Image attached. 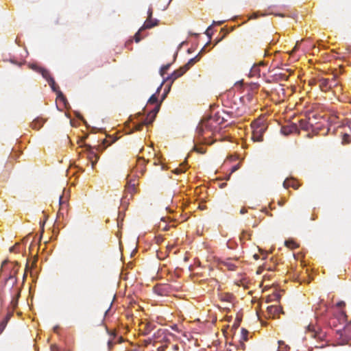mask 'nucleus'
<instances>
[{"label":"nucleus","mask_w":351,"mask_h":351,"mask_svg":"<svg viewBox=\"0 0 351 351\" xmlns=\"http://www.w3.org/2000/svg\"><path fill=\"white\" fill-rule=\"evenodd\" d=\"M218 130V124L213 117L202 121L196 129L197 141L208 145L212 144L213 142L210 141L208 138L212 137Z\"/></svg>","instance_id":"obj_1"},{"label":"nucleus","mask_w":351,"mask_h":351,"mask_svg":"<svg viewBox=\"0 0 351 351\" xmlns=\"http://www.w3.org/2000/svg\"><path fill=\"white\" fill-rule=\"evenodd\" d=\"M252 128V139L254 142H261L263 141V134L265 133L267 127L260 120H256L251 124Z\"/></svg>","instance_id":"obj_2"},{"label":"nucleus","mask_w":351,"mask_h":351,"mask_svg":"<svg viewBox=\"0 0 351 351\" xmlns=\"http://www.w3.org/2000/svg\"><path fill=\"white\" fill-rule=\"evenodd\" d=\"M154 346H157L160 343V346L157 347V351H165L171 343L164 331L158 330L157 335H154Z\"/></svg>","instance_id":"obj_3"},{"label":"nucleus","mask_w":351,"mask_h":351,"mask_svg":"<svg viewBox=\"0 0 351 351\" xmlns=\"http://www.w3.org/2000/svg\"><path fill=\"white\" fill-rule=\"evenodd\" d=\"M160 106V104H158L156 106V107L149 113V114L147 115V117L143 123L136 124L135 125V130L140 131L143 129V128L145 125H147L151 124L154 121V120L156 116V114L158 112Z\"/></svg>","instance_id":"obj_4"},{"label":"nucleus","mask_w":351,"mask_h":351,"mask_svg":"<svg viewBox=\"0 0 351 351\" xmlns=\"http://www.w3.org/2000/svg\"><path fill=\"white\" fill-rule=\"evenodd\" d=\"M319 88L322 91H327L330 89L332 86L337 85L335 77H333L331 80L327 78H322L319 80Z\"/></svg>","instance_id":"obj_5"},{"label":"nucleus","mask_w":351,"mask_h":351,"mask_svg":"<svg viewBox=\"0 0 351 351\" xmlns=\"http://www.w3.org/2000/svg\"><path fill=\"white\" fill-rule=\"evenodd\" d=\"M86 151L88 152V159L91 163L92 168H94L95 165L98 161L99 156L89 145H86Z\"/></svg>","instance_id":"obj_6"},{"label":"nucleus","mask_w":351,"mask_h":351,"mask_svg":"<svg viewBox=\"0 0 351 351\" xmlns=\"http://www.w3.org/2000/svg\"><path fill=\"white\" fill-rule=\"evenodd\" d=\"M316 117L313 114L312 117H309L308 120L302 119L300 121V126L304 130H308L310 128L313 127L315 123Z\"/></svg>","instance_id":"obj_7"},{"label":"nucleus","mask_w":351,"mask_h":351,"mask_svg":"<svg viewBox=\"0 0 351 351\" xmlns=\"http://www.w3.org/2000/svg\"><path fill=\"white\" fill-rule=\"evenodd\" d=\"M59 204H60V209L58 211V215H64V211L67 212V198L64 197L63 195H60L59 197Z\"/></svg>","instance_id":"obj_8"},{"label":"nucleus","mask_w":351,"mask_h":351,"mask_svg":"<svg viewBox=\"0 0 351 351\" xmlns=\"http://www.w3.org/2000/svg\"><path fill=\"white\" fill-rule=\"evenodd\" d=\"M283 186L285 189H289V187H291L293 189L297 190L300 187V184L297 180L294 179H286L283 182Z\"/></svg>","instance_id":"obj_9"},{"label":"nucleus","mask_w":351,"mask_h":351,"mask_svg":"<svg viewBox=\"0 0 351 351\" xmlns=\"http://www.w3.org/2000/svg\"><path fill=\"white\" fill-rule=\"evenodd\" d=\"M34 69L38 73H40L42 76L47 81V82L50 81V79H53L51 76L49 71L45 68L36 66L34 67Z\"/></svg>","instance_id":"obj_10"},{"label":"nucleus","mask_w":351,"mask_h":351,"mask_svg":"<svg viewBox=\"0 0 351 351\" xmlns=\"http://www.w3.org/2000/svg\"><path fill=\"white\" fill-rule=\"evenodd\" d=\"M158 20L151 19H147L145 21L143 25L140 28V31H143L146 29H151L156 25H158Z\"/></svg>","instance_id":"obj_11"},{"label":"nucleus","mask_w":351,"mask_h":351,"mask_svg":"<svg viewBox=\"0 0 351 351\" xmlns=\"http://www.w3.org/2000/svg\"><path fill=\"white\" fill-rule=\"evenodd\" d=\"M45 122V120L43 118L37 117L31 123L30 126L32 129L38 130L43 127Z\"/></svg>","instance_id":"obj_12"},{"label":"nucleus","mask_w":351,"mask_h":351,"mask_svg":"<svg viewBox=\"0 0 351 351\" xmlns=\"http://www.w3.org/2000/svg\"><path fill=\"white\" fill-rule=\"evenodd\" d=\"M53 91L57 93L58 98L64 99L62 93L59 90V86L56 84L54 79H50L48 82Z\"/></svg>","instance_id":"obj_13"},{"label":"nucleus","mask_w":351,"mask_h":351,"mask_svg":"<svg viewBox=\"0 0 351 351\" xmlns=\"http://www.w3.org/2000/svg\"><path fill=\"white\" fill-rule=\"evenodd\" d=\"M12 271L10 272L8 277L5 278L6 281L12 280V283H15L16 280L15 278V275L18 271L19 267H18V263H12Z\"/></svg>","instance_id":"obj_14"},{"label":"nucleus","mask_w":351,"mask_h":351,"mask_svg":"<svg viewBox=\"0 0 351 351\" xmlns=\"http://www.w3.org/2000/svg\"><path fill=\"white\" fill-rule=\"evenodd\" d=\"M234 262H237V260L232 261L231 259H227L223 261L221 264L227 267L228 270L234 271L237 268V265Z\"/></svg>","instance_id":"obj_15"},{"label":"nucleus","mask_w":351,"mask_h":351,"mask_svg":"<svg viewBox=\"0 0 351 351\" xmlns=\"http://www.w3.org/2000/svg\"><path fill=\"white\" fill-rule=\"evenodd\" d=\"M310 336L313 338L320 340L321 341L324 340L326 335L322 331L312 330L309 332Z\"/></svg>","instance_id":"obj_16"},{"label":"nucleus","mask_w":351,"mask_h":351,"mask_svg":"<svg viewBox=\"0 0 351 351\" xmlns=\"http://www.w3.org/2000/svg\"><path fill=\"white\" fill-rule=\"evenodd\" d=\"M135 186L136 184L134 182L129 181L127 182L125 185V192L128 193H130L131 196L133 195V193L135 192Z\"/></svg>","instance_id":"obj_17"},{"label":"nucleus","mask_w":351,"mask_h":351,"mask_svg":"<svg viewBox=\"0 0 351 351\" xmlns=\"http://www.w3.org/2000/svg\"><path fill=\"white\" fill-rule=\"evenodd\" d=\"M199 55L196 56L195 57L190 59L186 64H185L184 66H182L186 71H187L193 65H194L199 60Z\"/></svg>","instance_id":"obj_18"},{"label":"nucleus","mask_w":351,"mask_h":351,"mask_svg":"<svg viewBox=\"0 0 351 351\" xmlns=\"http://www.w3.org/2000/svg\"><path fill=\"white\" fill-rule=\"evenodd\" d=\"M268 312L270 314H273L274 316L280 313V312H282V309L280 306H270L268 307Z\"/></svg>","instance_id":"obj_19"},{"label":"nucleus","mask_w":351,"mask_h":351,"mask_svg":"<svg viewBox=\"0 0 351 351\" xmlns=\"http://www.w3.org/2000/svg\"><path fill=\"white\" fill-rule=\"evenodd\" d=\"M279 351H289V347L283 341H278Z\"/></svg>","instance_id":"obj_20"},{"label":"nucleus","mask_w":351,"mask_h":351,"mask_svg":"<svg viewBox=\"0 0 351 351\" xmlns=\"http://www.w3.org/2000/svg\"><path fill=\"white\" fill-rule=\"evenodd\" d=\"M285 245L289 248L295 249L298 247V245L294 241H286Z\"/></svg>","instance_id":"obj_21"},{"label":"nucleus","mask_w":351,"mask_h":351,"mask_svg":"<svg viewBox=\"0 0 351 351\" xmlns=\"http://www.w3.org/2000/svg\"><path fill=\"white\" fill-rule=\"evenodd\" d=\"M186 72V69L183 67V66H181L180 68H179L178 69L176 70L173 71V73L178 77H181L182 75H183Z\"/></svg>","instance_id":"obj_22"},{"label":"nucleus","mask_w":351,"mask_h":351,"mask_svg":"<svg viewBox=\"0 0 351 351\" xmlns=\"http://www.w3.org/2000/svg\"><path fill=\"white\" fill-rule=\"evenodd\" d=\"M171 66V64H165V65H163L160 70V74L162 77H164V75L165 74V73L167 72V71L169 69Z\"/></svg>","instance_id":"obj_23"},{"label":"nucleus","mask_w":351,"mask_h":351,"mask_svg":"<svg viewBox=\"0 0 351 351\" xmlns=\"http://www.w3.org/2000/svg\"><path fill=\"white\" fill-rule=\"evenodd\" d=\"M19 295H20V293H18L16 298H13L12 300V301H11L10 304H11V305H12L13 308H15L16 307L17 304H18V298H19Z\"/></svg>","instance_id":"obj_24"},{"label":"nucleus","mask_w":351,"mask_h":351,"mask_svg":"<svg viewBox=\"0 0 351 351\" xmlns=\"http://www.w3.org/2000/svg\"><path fill=\"white\" fill-rule=\"evenodd\" d=\"M157 101H158V98L155 94L152 95L148 100V103L150 104H156Z\"/></svg>","instance_id":"obj_25"},{"label":"nucleus","mask_w":351,"mask_h":351,"mask_svg":"<svg viewBox=\"0 0 351 351\" xmlns=\"http://www.w3.org/2000/svg\"><path fill=\"white\" fill-rule=\"evenodd\" d=\"M178 77L173 72L171 75L167 77L166 81H171V83H173Z\"/></svg>","instance_id":"obj_26"},{"label":"nucleus","mask_w":351,"mask_h":351,"mask_svg":"<svg viewBox=\"0 0 351 351\" xmlns=\"http://www.w3.org/2000/svg\"><path fill=\"white\" fill-rule=\"evenodd\" d=\"M141 32L142 31H140V29H139L138 31L135 34L134 40H135L136 43H138L141 40V39H142V37L141 36Z\"/></svg>","instance_id":"obj_27"},{"label":"nucleus","mask_w":351,"mask_h":351,"mask_svg":"<svg viewBox=\"0 0 351 351\" xmlns=\"http://www.w3.org/2000/svg\"><path fill=\"white\" fill-rule=\"evenodd\" d=\"M8 317H7L5 320H4L0 323V334L3 332V330L5 328L6 323L8 322Z\"/></svg>","instance_id":"obj_28"},{"label":"nucleus","mask_w":351,"mask_h":351,"mask_svg":"<svg viewBox=\"0 0 351 351\" xmlns=\"http://www.w3.org/2000/svg\"><path fill=\"white\" fill-rule=\"evenodd\" d=\"M193 150L197 152H198V153H200V154H204L205 152H206V150L204 149V147H198L197 146H195L193 147Z\"/></svg>","instance_id":"obj_29"},{"label":"nucleus","mask_w":351,"mask_h":351,"mask_svg":"<svg viewBox=\"0 0 351 351\" xmlns=\"http://www.w3.org/2000/svg\"><path fill=\"white\" fill-rule=\"evenodd\" d=\"M185 171H186V167L184 166H181L175 169V173L178 174V173H183Z\"/></svg>","instance_id":"obj_30"},{"label":"nucleus","mask_w":351,"mask_h":351,"mask_svg":"<svg viewBox=\"0 0 351 351\" xmlns=\"http://www.w3.org/2000/svg\"><path fill=\"white\" fill-rule=\"evenodd\" d=\"M239 167H240L239 164H237V165L233 166L231 169V171H230V174L228 175V179H229L230 174L234 173V171H237L239 169Z\"/></svg>","instance_id":"obj_31"},{"label":"nucleus","mask_w":351,"mask_h":351,"mask_svg":"<svg viewBox=\"0 0 351 351\" xmlns=\"http://www.w3.org/2000/svg\"><path fill=\"white\" fill-rule=\"evenodd\" d=\"M343 141L346 143H349L350 142V136L347 134H345L343 137Z\"/></svg>","instance_id":"obj_32"},{"label":"nucleus","mask_w":351,"mask_h":351,"mask_svg":"<svg viewBox=\"0 0 351 351\" xmlns=\"http://www.w3.org/2000/svg\"><path fill=\"white\" fill-rule=\"evenodd\" d=\"M206 34L210 38L211 36V34H212V27L211 26H209L207 29L206 30Z\"/></svg>","instance_id":"obj_33"},{"label":"nucleus","mask_w":351,"mask_h":351,"mask_svg":"<svg viewBox=\"0 0 351 351\" xmlns=\"http://www.w3.org/2000/svg\"><path fill=\"white\" fill-rule=\"evenodd\" d=\"M19 245V243H16L14 245H13L12 247H11L10 248V251L11 252H16V250H17V247H18Z\"/></svg>","instance_id":"obj_34"},{"label":"nucleus","mask_w":351,"mask_h":351,"mask_svg":"<svg viewBox=\"0 0 351 351\" xmlns=\"http://www.w3.org/2000/svg\"><path fill=\"white\" fill-rule=\"evenodd\" d=\"M336 306L338 308H343L346 306V303L343 301H339V302L337 303Z\"/></svg>","instance_id":"obj_35"},{"label":"nucleus","mask_w":351,"mask_h":351,"mask_svg":"<svg viewBox=\"0 0 351 351\" xmlns=\"http://www.w3.org/2000/svg\"><path fill=\"white\" fill-rule=\"evenodd\" d=\"M152 14H153V10L152 8H149L147 11V15H148L147 19L152 18Z\"/></svg>","instance_id":"obj_36"},{"label":"nucleus","mask_w":351,"mask_h":351,"mask_svg":"<svg viewBox=\"0 0 351 351\" xmlns=\"http://www.w3.org/2000/svg\"><path fill=\"white\" fill-rule=\"evenodd\" d=\"M51 351H61L60 348L56 345L51 346Z\"/></svg>","instance_id":"obj_37"},{"label":"nucleus","mask_w":351,"mask_h":351,"mask_svg":"<svg viewBox=\"0 0 351 351\" xmlns=\"http://www.w3.org/2000/svg\"><path fill=\"white\" fill-rule=\"evenodd\" d=\"M8 263V261L5 260L4 261L3 263H2V265H1V270L2 271H4V269H5V265Z\"/></svg>","instance_id":"obj_38"},{"label":"nucleus","mask_w":351,"mask_h":351,"mask_svg":"<svg viewBox=\"0 0 351 351\" xmlns=\"http://www.w3.org/2000/svg\"><path fill=\"white\" fill-rule=\"evenodd\" d=\"M282 131H283V132H284L285 134H289V132H291L290 130L288 131V130H287V128H282Z\"/></svg>","instance_id":"obj_39"},{"label":"nucleus","mask_w":351,"mask_h":351,"mask_svg":"<svg viewBox=\"0 0 351 351\" xmlns=\"http://www.w3.org/2000/svg\"><path fill=\"white\" fill-rule=\"evenodd\" d=\"M247 213V209H246V208H242L241 209V210H240V213H241V215L245 214V213Z\"/></svg>","instance_id":"obj_40"},{"label":"nucleus","mask_w":351,"mask_h":351,"mask_svg":"<svg viewBox=\"0 0 351 351\" xmlns=\"http://www.w3.org/2000/svg\"><path fill=\"white\" fill-rule=\"evenodd\" d=\"M172 348L173 350L177 351L179 349V346L177 344L173 345Z\"/></svg>","instance_id":"obj_41"},{"label":"nucleus","mask_w":351,"mask_h":351,"mask_svg":"<svg viewBox=\"0 0 351 351\" xmlns=\"http://www.w3.org/2000/svg\"><path fill=\"white\" fill-rule=\"evenodd\" d=\"M298 47V42L295 44V47H293V50L291 51V53L295 52Z\"/></svg>","instance_id":"obj_42"},{"label":"nucleus","mask_w":351,"mask_h":351,"mask_svg":"<svg viewBox=\"0 0 351 351\" xmlns=\"http://www.w3.org/2000/svg\"><path fill=\"white\" fill-rule=\"evenodd\" d=\"M325 346H326V343H322L321 345H315V348H324Z\"/></svg>","instance_id":"obj_43"},{"label":"nucleus","mask_w":351,"mask_h":351,"mask_svg":"<svg viewBox=\"0 0 351 351\" xmlns=\"http://www.w3.org/2000/svg\"><path fill=\"white\" fill-rule=\"evenodd\" d=\"M108 346L109 350H110L111 346H112V341L109 340V341H108Z\"/></svg>","instance_id":"obj_44"},{"label":"nucleus","mask_w":351,"mask_h":351,"mask_svg":"<svg viewBox=\"0 0 351 351\" xmlns=\"http://www.w3.org/2000/svg\"><path fill=\"white\" fill-rule=\"evenodd\" d=\"M242 333L243 335H246L247 334V331L245 329L243 328Z\"/></svg>","instance_id":"obj_45"},{"label":"nucleus","mask_w":351,"mask_h":351,"mask_svg":"<svg viewBox=\"0 0 351 351\" xmlns=\"http://www.w3.org/2000/svg\"><path fill=\"white\" fill-rule=\"evenodd\" d=\"M257 17L256 14H253V15L250 17V19H256Z\"/></svg>","instance_id":"obj_46"},{"label":"nucleus","mask_w":351,"mask_h":351,"mask_svg":"<svg viewBox=\"0 0 351 351\" xmlns=\"http://www.w3.org/2000/svg\"><path fill=\"white\" fill-rule=\"evenodd\" d=\"M341 316L343 317V318H346V313L344 312H341Z\"/></svg>","instance_id":"obj_47"},{"label":"nucleus","mask_w":351,"mask_h":351,"mask_svg":"<svg viewBox=\"0 0 351 351\" xmlns=\"http://www.w3.org/2000/svg\"><path fill=\"white\" fill-rule=\"evenodd\" d=\"M226 185V183H222V184L220 185V187H221V188H223V187H224Z\"/></svg>","instance_id":"obj_48"},{"label":"nucleus","mask_w":351,"mask_h":351,"mask_svg":"<svg viewBox=\"0 0 351 351\" xmlns=\"http://www.w3.org/2000/svg\"><path fill=\"white\" fill-rule=\"evenodd\" d=\"M247 97L248 99H250V98H251V95H247Z\"/></svg>","instance_id":"obj_49"},{"label":"nucleus","mask_w":351,"mask_h":351,"mask_svg":"<svg viewBox=\"0 0 351 351\" xmlns=\"http://www.w3.org/2000/svg\"><path fill=\"white\" fill-rule=\"evenodd\" d=\"M254 257L255 258V259H257V258H258V255L255 254V255L254 256Z\"/></svg>","instance_id":"obj_50"},{"label":"nucleus","mask_w":351,"mask_h":351,"mask_svg":"<svg viewBox=\"0 0 351 351\" xmlns=\"http://www.w3.org/2000/svg\"><path fill=\"white\" fill-rule=\"evenodd\" d=\"M160 88V87L158 88L157 92L159 91Z\"/></svg>","instance_id":"obj_51"},{"label":"nucleus","mask_w":351,"mask_h":351,"mask_svg":"<svg viewBox=\"0 0 351 351\" xmlns=\"http://www.w3.org/2000/svg\"><path fill=\"white\" fill-rule=\"evenodd\" d=\"M349 324L351 325V321L350 322Z\"/></svg>","instance_id":"obj_52"}]
</instances>
